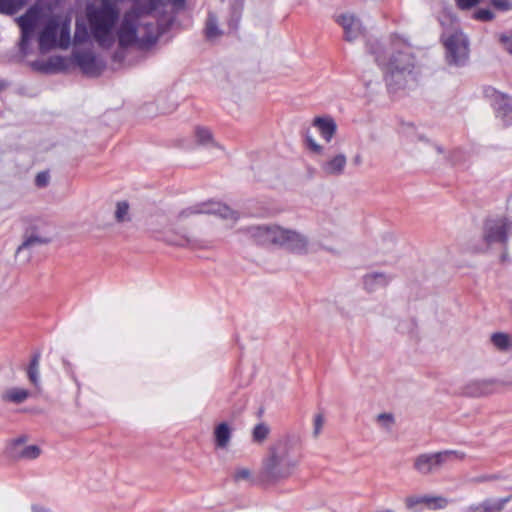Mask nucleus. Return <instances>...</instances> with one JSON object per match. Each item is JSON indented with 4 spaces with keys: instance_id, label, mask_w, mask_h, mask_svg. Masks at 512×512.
I'll list each match as a JSON object with an SVG mask.
<instances>
[{
    "instance_id": "obj_1",
    "label": "nucleus",
    "mask_w": 512,
    "mask_h": 512,
    "mask_svg": "<svg viewBox=\"0 0 512 512\" xmlns=\"http://www.w3.org/2000/svg\"><path fill=\"white\" fill-rule=\"evenodd\" d=\"M164 0H134L120 10L108 0H88L77 10L67 0H36L15 19L21 31L20 49L30 53L32 40L41 53L67 50L91 39L117 55L151 52L167 29Z\"/></svg>"
},
{
    "instance_id": "obj_2",
    "label": "nucleus",
    "mask_w": 512,
    "mask_h": 512,
    "mask_svg": "<svg viewBox=\"0 0 512 512\" xmlns=\"http://www.w3.org/2000/svg\"><path fill=\"white\" fill-rule=\"evenodd\" d=\"M301 461V445L297 438L284 435L278 438L263 459L261 477L269 484L292 477Z\"/></svg>"
},
{
    "instance_id": "obj_3",
    "label": "nucleus",
    "mask_w": 512,
    "mask_h": 512,
    "mask_svg": "<svg viewBox=\"0 0 512 512\" xmlns=\"http://www.w3.org/2000/svg\"><path fill=\"white\" fill-rule=\"evenodd\" d=\"M373 53L376 61L385 69L386 81L391 89L405 88L415 82L414 58L404 41L392 40L385 47H377Z\"/></svg>"
},
{
    "instance_id": "obj_4",
    "label": "nucleus",
    "mask_w": 512,
    "mask_h": 512,
    "mask_svg": "<svg viewBox=\"0 0 512 512\" xmlns=\"http://www.w3.org/2000/svg\"><path fill=\"white\" fill-rule=\"evenodd\" d=\"M250 237L258 245L278 247L296 254L309 251V240L304 234L278 225L253 226L248 229Z\"/></svg>"
},
{
    "instance_id": "obj_5",
    "label": "nucleus",
    "mask_w": 512,
    "mask_h": 512,
    "mask_svg": "<svg viewBox=\"0 0 512 512\" xmlns=\"http://www.w3.org/2000/svg\"><path fill=\"white\" fill-rule=\"evenodd\" d=\"M20 222L23 230V240L17 248V253L34 246L48 244L51 241L47 231L48 222L42 217L26 215L21 217Z\"/></svg>"
},
{
    "instance_id": "obj_6",
    "label": "nucleus",
    "mask_w": 512,
    "mask_h": 512,
    "mask_svg": "<svg viewBox=\"0 0 512 512\" xmlns=\"http://www.w3.org/2000/svg\"><path fill=\"white\" fill-rule=\"evenodd\" d=\"M464 458V453L454 450L424 453L415 457L413 468L421 475H429L448 463L463 461Z\"/></svg>"
},
{
    "instance_id": "obj_7",
    "label": "nucleus",
    "mask_w": 512,
    "mask_h": 512,
    "mask_svg": "<svg viewBox=\"0 0 512 512\" xmlns=\"http://www.w3.org/2000/svg\"><path fill=\"white\" fill-rule=\"evenodd\" d=\"M198 214H215L227 220L230 224H233L238 219L237 212L222 203L212 201L187 207L181 210L177 217L179 220H182Z\"/></svg>"
},
{
    "instance_id": "obj_8",
    "label": "nucleus",
    "mask_w": 512,
    "mask_h": 512,
    "mask_svg": "<svg viewBox=\"0 0 512 512\" xmlns=\"http://www.w3.org/2000/svg\"><path fill=\"white\" fill-rule=\"evenodd\" d=\"M444 45L449 62L463 64L469 56V45L465 35L459 30L446 31L443 34Z\"/></svg>"
},
{
    "instance_id": "obj_9",
    "label": "nucleus",
    "mask_w": 512,
    "mask_h": 512,
    "mask_svg": "<svg viewBox=\"0 0 512 512\" xmlns=\"http://www.w3.org/2000/svg\"><path fill=\"white\" fill-rule=\"evenodd\" d=\"M510 230V223L504 217L489 219L485 222L483 240L486 247L495 244H504Z\"/></svg>"
},
{
    "instance_id": "obj_10",
    "label": "nucleus",
    "mask_w": 512,
    "mask_h": 512,
    "mask_svg": "<svg viewBox=\"0 0 512 512\" xmlns=\"http://www.w3.org/2000/svg\"><path fill=\"white\" fill-rule=\"evenodd\" d=\"M485 95L490 99L497 115L506 125L512 124V100L504 93L489 87L485 90Z\"/></svg>"
},
{
    "instance_id": "obj_11",
    "label": "nucleus",
    "mask_w": 512,
    "mask_h": 512,
    "mask_svg": "<svg viewBox=\"0 0 512 512\" xmlns=\"http://www.w3.org/2000/svg\"><path fill=\"white\" fill-rule=\"evenodd\" d=\"M335 21L343 28L347 41L357 39L363 32L361 22L353 14L343 13L335 16Z\"/></svg>"
},
{
    "instance_id": "obj_12",
    "label": "nucleus",
    "mask_w": 512,
    "mask_h": 512,
    "mask_svg": "<svg viewBox=\"0 0 512 512\" xmlns=\"http://www.w3.org/2000/svg\"><path fill=\"white\" fill-rule=\"evenodd\" d=\"M347 157L343 153L335 154L321 164V171L327 177H338L345 172Z\"/></svg>"
},
{
    "instance_id": "obj_13",
    "label": "nucleus",
    "mask_w": 512,
    "mask_h": 512,
    "mask_svg": "<svg viewBox=\"0 0 512 512\" xmlns=\"http://www.w3.org/2000/svg\"><path fill=\"white\" fill-rule=\"evenodd\" d=\"M312 125L326 142H330L337 131V124L330 116L316 117L313 119Z\"/></svg>"
},
{
    "instance_id": "obj_14",
    "label": "nucleus",
    "mask_w": 512,
    "mask_h": 512,
    "mask_svg": "<svg viewBox=\"0 0 512 512\" xmlns=\"http://www.w3.org/2000/svg\"><path fill=\"white\" fill-rule=\"evenodd\" d=\"M193 138L195 143L204 147H214L219 150H224V147L218 143L210 128L198 125L193 129Z\"/></svg>"
},
{
    "instance_id": "obj_15",
    "label": "nucleus",
    "mask_w": 512,
    "mask_h": 512,
    "mask_svg": "<svg viewBox=\"0 0 512 512\" xmlns=\"http://www.w3.org/2000/svg\"><path fill=\"white\" fill-rule=\"evenodd\" d=\"M233 433V427L227 422H221L215 425L213 430L214 443L217 448L227 449Z\"/></svg>"
},
{
    "instance_id": "obj_16",
    "label": "nucleus",
    "mask_w": 512,
    "mask_h": 512,
    "mask_svg": "<svg viewBox=\"0 0 512 512\" xmlns=\"http://www.w3.org/2000/svg\"><path fill=\"white\" fill-rule=\"evenodd\" d=\"M41 454V449L37 445H23L21 440H17L14 443L13 448V456L20 458V459H26V460H32L39 457Z\"/></svg>"
},
{
    "instance_id": "obj_17",
    "label": "nucleus",
    "mask_w": 512,
    "mask_h": 512,
    "mask_svg": "<svg viewBox=\"0 0 512 512\" xmlns=\"http://www.w3.org/2000/svg\"><path fill=\"white\" fill-rule=\"evenodd\" d=\"M77 62L82 71L90 76L98 75L102 69L101 63L94 56L89 54L78 56Z\"/></svg>"
},
{
    "instance_id": "obj_18",
    "label": "nucleus",
    "mask_w": 512,
    "mask_h": 512,
    "mask_svg": "<svg viewBox=\"0 0 512 512\" xmlns=\"http://www.w3.org/2000/svg\"><path fill=\"white\" fill-rule=\"evenodd\" d=\"M29 396L30 392L27 389L21 387H12L3 393L2 398L6 402L20 404L27 400Z\"/></svg>"
},
{
    "instance_id": "obj_19",
    "label": "nucleus",
    "mask_w": 512,
    "mask_h": 512,
    "mask_svg": "<svg viewBox=\"0 0 512 512\" xmlns=\"http://www.w3.org/2000/svg\"><path fill=\"white\" fill-rule=\"evenodd\" d=\"M390 278L383 273H369L364 277L365 288L373 291L379 287H384L388 284Z\"/></svg>"
},
{
    "instance_id": "obj_20",
    "label": "nucleus",
    "mask_w": 512,
    "mask_h": 512,
    "mask_svg": "<svg viewBox=\"0 0 512 512\" xmlns=\"http://www.w3.org/2000/svg\"><path fill=\"white\" fill-rule=\"evenodd\" d=\"M495 382L492 380H478L469 385V394L472 396H483L493 392Z\"/></svg>"
},
{
    "instance_id": "obj_21",
    "label": "nucleus",
    "mask_w": 512,
    "mask_h": 512,
    "mask_svg": "<svg viewBox=\"0 0 512 512\" xmlns=\"http://www.w3.org/2000/svg\"><path fill=\"white\" fill-rule=\"evenodd\" d=\"M31 0H0V13L14 15L22 10Z\"/></svg>"
},
{
    "instance_id": "obj_22",
    "label": "nucleus",
    "mask_w": 512,
    "mask_h": 512,
    "mask_svg": "<svg viewBox=\"0 0 512 512\" xmlns=\"http://www.w3.org/2000/svg\"><path fill=\"white\" fill-rule=\"evenodd\" d=\"M39 361H40V354L36 353L33 355L28 370V378L30 382L35 386L39 387L40 381H39Z\"/></svg>"
},
{
    "instance_id": "obj_23",
    "label": "nucleus",
    "mask_w": 512,
    "mask_h": 512,
    "mask_svg": "<svg viewBox=\"0 0 512 512\" xmlns=\"http://www.w3.org/2000/svg\"><path fill=\"white\" fill-rule=\"evenodd\" d=\"M115 220L118 223L128 222L131 219L130 216V206L126 201H119L116 203L115 212H114Z\"/></svg>"
},
{
    "instance_id": "obj_24",
    "label": "nucleus",
    "mask_w": 512,
    "mask_h": 512,
    "mask_svg": "<svg viewBox=\"0 0 512 512\" xmlns=\"http://www.w3.org/2000/svg\"><path fill=\"white\" fill-rule=\"evenodd\" d=\"M205 35L209 40H215L222 35V31L218 27L217 19L212 15L207 19Z\"/></svg>"
},
{
    "instance_id": "obj_25",
    "label": "nucleus",
    "mask_w": 512,
    "mask_h": 512,
    "mask_svg": "<svg viewBox=\"0 0 512 512\" xmlns=\"http://www.w3.org/2000/svg\"><path fill=\"white\" fill-rule=\"evenodd\" d=\"M511 496L499 499H487L485 500V505L487 508V512H501L505 505L511 500Z\"/></svg>"
},
{
    "instance_id": "obj_26",
    "label": "nucleus",
    "mask_w": 512,
    "mask_h": 512,
    "mask_svg": "<svg viewBox=\"0 0 512 512\" xmlns=\"http://www.w3.org/2000/svg\"><path fill=\"white\" fill-rule=\"evenodd\" d=\"M491 341L495 347L500 350H507L511 346L510 338L507 334L504 333H495L491 336Z\"/></svg>"
},
{
    "instance_id": "obj_27",
    "label": "nucleus",
    "mask_w": 512,
    "mask_h": 512,
    "mask_svg": "<svg viewBox=\"0 0 512 512\" xmlns=\"http://www.w3.org/2000/svg\"><path fill=\"white\" fill-rule=\"evenodd\" d=\"M269 427L266 424L260 423L256 425L252 432V439L256 443H262L269 435Z\"/></svg>"
},
{
    "instance_id": "obj_28",
    "label": "nucleus",
    "mask_w": 512,
    "mask_h": 512,
    "mask_svg": "<svg viewBox=\"0 0 512 512\" xmlns=\"http://www.w3.org/2000/svg\"><path fill=\"white\" fill-rule=\"evenodd\" d=\"M232 478L235 482H248L252 479V471L248 467H236Z\"/></svg>"
},
{
    "instance_id": "obj_29",
    "label": "nucleus",
    "mask_w": 512,
    "mask_h": 512,
    "mask_svg": "<svg viewBox=\"0 0 512 512\" xmlns=\"http://www.w3.org/2000/svg\"><path fill=\"white\" fill-rule=\"evenodd\" d=\"M423 504H425L427 507L431 509H443L447 506L448 501L446 498L437 496V497H423Z\"/></svg>"
},
{
    "instance_id": "obj_30",
    "label": "nucleus",
    "mask_w": 512,
    "mask_h": 512,
    "mask_svg": "<svg viewBox=\"0 0 512 512\" xmlns=\"http://www.w3.org/2000/svg\"><path fill=\"white\" fill-rule=\"evenodd\" d=\"M376 422L381 428L390 430L395 423V418L392 413H381L376 417Z\"/></svg>"
},
{
    "instance_id": "obj_31",
    "label": "nucleus",
    "mask_w": 512,
    "mask_h": 512,
    "mask_svg": "<svg viewBox=\"0 0 512 512\" xmlns=\"http://www.w3.org/2000/svg\"><path fill=\"white\" fill-rule=\"evenodd\" d=\"M305 142L308 148L315 154L321 155L323 154L324 148L320 144H318L315 139L309 134L305 137Z\"/></svg>"
},
{
    "instance_id": "obj_32",
    "label": "nucleus",
    "mask_w": 512,
    "mask_h": 512,
    "mask_svg": "<svg viewBox=\"0 0 512 512\" xmlns=\"http://www.w3.org/2000/svg\"><path fill=\"white\" fill-rule=\"evenodd\" d=\"M499 41L503 45L504 49L512 55V31L503 33L499 36Z\"/></svg>"
},
{
    "instance_id": "obj_33",
    "label": "nucleus",
    "mask_w": 512,
    "mask_h": 512,
    "mask_svg": "<svg viewBox=\"0 0 512 512\" xmlns=\"http://www.w3.org/2000/svg\"><path fill=\"white\" fill-rule=\"evenodd\" d=\"M457 6L460 9H470L479 3H483L485 0H455Z\"/></svg>"
},
{
    "instance_id": "obj_34",
    "label": "nucleus",
    "mask_w": 512,
    "mask_h": 512,
    "mask_svg": "<svg viewBox=\"0 0 512 512\" xmlns=\"http://www.w3.org/2000/svg\"><path fill=\"white\" fill-rule=\"evenodd\" d=\"M474 18L480 21H489L493 19V14L489 10L481 9L474 13Z\"/></svg>"
},
{
    "instance_id": "obj_35",
    "label": "nucleus",
    "mask_w": 512,
    "mask_h": 512,
    "mask_svg": "<svg viewBox=\"0 0 512 512\" xmlns=\"http://www.w3.org/2000/svg\"><path fill=\"white\" fill-rule=\"evenodd\" d=\"M424 500L423 497H407L405 499V505L408 509L413 510L418 505L423 504Z\"/></svg>"
},
{
    "instance_id": "obj_36",
    "label": "nucleus",
    "mask_w": 512,
    "mask_h": 512,
    "mask_svg": "<svg viewBox=\"0 0 512 512\" xmlns=\"http://www.w3.org/2000/svg\"><path fill=\"white\" fill-rule=\"evenodd\" d=\"M324 422H325V419H324L323 415L318 414L315 416V418H314V435L315 436H318L321 433L322 428L324 426Z\"/></svg>"
},
{
    "instance_id": "obj_37",
    "label": "nucleus",
    "mask_w": 512,
    "mask_h": 512,
    "mask_svg": "<svg viewBox=\"0 0 512 512\" xmlns=\"http://www.w3.org/2000/svg\"><path fill=\"white\" fill-rule=\"evenodd\" d=\"M49 183V174L47 172H41L37 174L35 178V184L38 187H46Z\"/></svg>"
},
{
    "instance_id": "obj_38",
    "label": "nucleus",
    "mask_w": 512,
    "mask_h": 512,
    "mask_svg": "<svg viewBox=\"0 0 512 512\" xmlns=\"http://www.w3.org/2000/svg\"><path fill=\"white\" fill-rule=\"evenodd\" d=\"M492 5L502 11L512 8V3L509 0H491Z\"/></svg>"
},
{
    "instance_id": "obj_39",
    "label": "nucleus",
    "mask_w": 512,
    "mask_h": 512,
    "mask_svg": "<svg viewBox=\"0 0 512 512\" xmlns=\"http://www.w3.org/2000/svg\"><path fill=\"white\" fill-rule=\"evenodd\" d=\"M465 512H487L485 502L469 506Z\"/></svg>"
},
{
    "instance_id": "obj_40",
    "label": "nucleus",
    "mask_w": 512,
    "mask_h": 512,
    "mask_svg": "<svg viewBox=\"0 0 512 512\" xmlns=\"http://www.w3.org/2000/svg\"><path fill=\"white\" fill-rule=\"evenodd\" d=\"M32 511L33 512H51L50 510H48L42 506H38V505L33 506Z\"/></svg>"
},
{
    "instance_id": "obj_41",
    "label": "nucleus",
    "mask_w": 512,
    "mask_h": 512,
    "mask_svg": "<svg viewBox=\"0 0 512 512\" xmlns=\"http://www.w3.org/2000/svg\"><path fill=\"white\" fill-rule=\"evenodd\" d=\"M496 478H497L496 476L491 475V476L483 477L481 480L482 481H492V480H495Z\"/></svg>"
},
{
    "instance_id": "obj_42",
    "label": "nucleus",
    "mask_w": 512,
    "mask_h": 512,
    "mask_svg": "<svg viewBox=\"0 0 512 512\" xmlns=\"http://www.w3.org/2000/svg\"><path fill=\"white\" fill-rule=\"evenodd\" d=\"M354 162H355L356 164H360V163H361V156H359V155L355 156V157H354Z\"/></svg>"
},
{
    "instance_id": "obj_43",
    "label": "nucleus",
    "mask_w": 512,
    "mask_h": 512,
    "mask_svg": "<svg viewBox=\"0 0 512 512\" xmlns=\"http://www.w3.org/2000/svg\"><path fill=\"white\" fill-rule=\"evenodd\" d=\"M511 490H512V487H511Z\"/></svg>"
}]
</instances>
